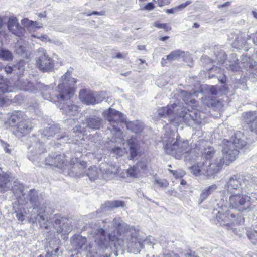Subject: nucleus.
Returning a JSON list of instances; mask_svg holds the SVG:
<instances>
[{
    "label": "nucleus",
    "instance_id": "1",
    "mask_svg": "<svg viewBox=\"0 0 257 257\" xmlns=\"http://www.w3.org/2000/svg\"><path fill=\"white\" fill-rule=\"evenodd\" d=\"M246 139L242 133H236L230 141H223L222 153L217 152L212 147L204 148L202 156L206 161L192 166L190 171L196 176H210L218 173L222 169L223 164L228 165L236 159L239 154L238 150L247 145Z\"/></svg>",
    "mask_w": 257,
    "mask_h": 257
},
{
    "label": "nucleus",
    "instance_id": "2",
    "mask_svg": "<svg viewBox=\"0 0 257 257\" xmlns=\"http://www.w3.org/2000/svg\"><path fill=\"white\" fill-rule=\"evenodd\" d=\"M103 223L106 232L100 228L95 232L94 235L99 250L112 244L116 247L128 248L134 253L140 252L143 243L137 237L138 229L134 226H128L120 218H115L112 222L106 219Z\"/></svg>",
    "mask_w": 257,
    "mask_h": 257
},
{
    "label": "nucleus",
    "instance_id": "3",
    "mask_svg": "<svg viewBox=\"0 0 257 257\" xmlns=\"http://www.w3.org/2000/svg\"><path fill=\"white\" fill-rule=\"evenodd\" d=\"M61 83L59 84V95L56 96L58 102L63 103L62 106H59L63 113L69 116H76L79 112V108L76 105H69L68 101L73 96L75 83L76 80L71 77V74L67 72L60 79Z\"/></svg>",
    "mask_w": 257,
    "mask_h": 257
},
{
    "label": "nucleus",
    "instance_id": "4",
    "mask_svg": "<svg viewBox=\"0 0 257 257\" xmlns=\"http://www.w3.org/2000/svg\"><path fill=\"white\" fill-rule=\"evenodd\" d=\"M157 113V119L169 116L170 122L178 126L182 121L189 124L192 120L197 121L200 118L199 113L196 110L187 109L175 103L159 108Z\"/></svg>",
    "mask_w": 257,
    "mask_h": 257
},
{
    "label": "nucleus",
    "instance_id": "5",
    "mask_svg": "<svg viewBox=\"0 0 257 257\" xmlns=\"http://www.w3.org/2000/svg\"><path fill=\"white\" fill-rule=\"evenodd\" d=\"M163 148L166 153L173 156L176 159H180L185 153L190 151L193 154L194 151L191 150L189 142L182 139L179 136L175 138L174 134H165L163 139Z\"/></svg>",
    "mask_w": 257,
    "mask_h": 257
},
{
    "label": "nucleus",
    "instance_id": "6",
    "mask_svg": "<svg viewBox=\"0 0 257 257\" xmlns=\"http://www.w3.org/2000/svg\"><path fill=\"white\" fill-rule=\"evenodd\" d=\"M250 199V197L245 194L230 193L228 199L227 197L221 198L218 200L217 205L220 208L228 206L240 211H243L252 209Z\"/></svg>",
    "mask_w": 257,
    "mask_h": 257
},
{
    "label": "nucleus",
    "instance_id": "7",
    "mask_svg": "<svg viewBox=\"0 0 257 257\" xmlns=\"http://www.w3.org/2000/svg\"><path fill=\"white\" fill-rule=\"evenodd\" d=\"M111 141L112 143H117L111 150V152L118 156H122L127 153L125 146H129L130 151V159H133L138 154L139 148V143L136 138L132 137L127 140V143L124 142L123 135L122 140L119 139V135H114Z\"/></svg>",
    "mask_w": 257,
    "mask_h": 257
},
{
    "label": "nucleus",
    "instance_id": "8",
    "mask_svg": "<svg viewBox=\"0 0 257 257\" xmlns=\"http://www.w3.org/2000/svg\"><path fill=\"white\" fill-rule=\"evenodd\" d=\"M29 196L30 200L33 205V209L37 212L36 216L31 215L30 219L32 223L37 221L40 224L42 228L48 229L50 226L51 222L49 220L50 217L46 214L44 207H40L41 202L39 200L37 196V192L35 189L29 191Z\"/></svg>",
    "mask_w": 257,
    "mask_h": 257
},
{
    "label": "nucleus",
    "instance_id": "9",
    "mask_svg": "<svg viewBox=\"0 0 257 257\" xmlns=\"http://www.w3.org/2000/svg\"><path fill=\"white\" fill-rule=\"evenodd\" d=\"M73 163L72 171L74 172L76 170V168L81 169L79 172L76 173L79 175H83V170L86 167V163L84 161H80L75 158L74 160L72 159L71 163L68 164L67 160L64 154H52L49 156L45 160L46 165L52 166L59 168H63L66 167L69 168V166H71Z\"/></svg>",
    "mask_w": 257,
    "mask_h": 257
},
{
    "label": "nucleus",
    "instance_id": "10",
    "mask_svg": "<svg viewBox=\"0 0 257 257\" xmlns=\"http://www.w3.org/2000/svg\"><path fill=\"white\" fill-rule=\"evenodd\" d=\"M102 115L109 122L112 126V128H109V130L113 135H119V139L122 140V133L120 131L119 126L125 123V116L119 111L111 108L104 111Z\"/></svg>",
    "mask_w": 257,
    "mask_h": 257
},
{
    "label": "nucleus",
    "instance_id": "11",
    "mask_svg": "<svg viewBox=\"0 0 257 257\" xmlns=\"http://www.w3.org/2000/svg\"><path fill=\"white\" fill-rule=\"evenodd\" d=\"M71 244L76 250L87 252V257H99L98 252L93 246L87 243L86 238L79 235H75L71 238Z\"/></svg>",
    "mask_w": 257,
    "mask_h": 257
},
{
    "label": "nucleus",
    "instance_id": "12",
    "mask_svg": "<svg viewBox=\"0 0 257 257\" xmlns=\"http://www.w3.org/2000/svg\"><path fill=\"white\" fill-rule=\"evenodd\" d=\"M36 66L42 72H48L54 67V61L48 55L46 50L40 48L37 51Z\"/></svg>",
    "mask_w": 257,
    "mask_h": 257
},
{
    "label": "nucleus",
    "instance_id": "13",
    "mask_svg": "<svg viewBox=\"0 0 257 257\" xmlns=\"http://www.w3.org/2000/svg\"><path fill=\"white\" fill-rule=\"evenodd\" d=\"M238 59H234L232 61H229L227 69L232 71H238L239 70L248 71L254 68L255 62L250 57L243 56L239 63H236Z\"/></svg>",
    "mask_w": 257,
    "mask_h": 257
},
{
    "label": "nucleus",
    "instance_id": "14",
    "mask_svg": "<svg viewBox=\"0 0 257 257\" xmlns=\"http://www.w3.org/2000/svg\"><path fill=\"white\" fill-rule=\"evenodd\" d=\"M1 172L0 169V192H5L12 189L15 195L18 192L22 193L23 185L18 182H14V186H12L8 176L3 173H1Z\"/></svg>",
    "mask_w": 257,
    "mask_h": 257
},
{
    "label": "nucleus",
    "instance_id": "15",
    "mask_svg": "<svg viewBox=\"0 0 257 257\" xmlns=\"http://www.w3.org/2000/svg\"><path fill=\"white\" fill-rule=\"evenodd\" d=\"M7 27L10 32L18 37H20L24 35L25 29L20 25L18 19L15 16L9 17Z\"/></svg>",
    "mask_w": 257,
    "mask_h": 257
},
{
    "label": "nucleus",
    "instance_id": "16",
    "mask_svg": "<svg viewBox=\"0 0 257 257\" xmlns=\"http://www.w3.org/2000/svg\"><path fill=\"white\" fill-rule=\"evenodd\" d=\"M146 169L147 164L145 162H138L127 169V176L133 178H138L145 173Z\"/></svg>",
    "mask_w": 257,
    "mask_h": 257
},
{
    "label": "nucleus",
    "instance_id": "17",
    "mask_svg": "<svg viewBox=\"0 0 257 257\" xmlns=\"http://www.w3.org/2000/svg\"><path fill=\"white\" fill-rule=\"evenodd\" d=\"M216 218L217 222L220 225H227L234 223L236 216L234 214L231 213L228 209H226L225 211H219Z\"/></svg>",
    "mask_w": 257,
    "mask_h": 257
},
{
    "label": "nucleus",
    "instance_id": "18",
    "mask_svg": "<svg viewBox=\"0 0 257 257\" xmlns=\"http://www.w3.org/2000/svg\"><path fill=\"white\" fill-rule=\"evenodd\" d=\"M42 96L44 99L48 100L50 101L54 102L55 103L58 102L57 105L62 106L63 104V103L58 102L56 100V96H58L60 97L59 95V85L58 86L57 90L56 91H53L50 86H43L41 89Z\"/></svg>",
    "mask_w": 257,
    "mask_h": 257
},
{
    "label": "nucleus",
    "instance_id": "19",
    "mask_svg": "<svg viewBox=\"0 0 257 257\" xmlns=\"http://www.w3.org/2000/svg\"><path fill=\"white\" fill-rule=\"evenodd\" d=\"M243 117L249 130L257 134V113L248 112L243 114Z\"/></svg>",
    "mask_w": 257,
    "mask_h": 257
},
{
    "label": "nucleus",
    "instance_id": "20",
    "mask_svg": "<svg viewBox=\"0 0 257 257\" xmlns=\"http://www.w3.org/2000/svg\"><path fill=\"white\" fill-rule=\"evenodd\" d=\"M79 98L83 103L89 105L101 102V99L95 98V93L87 91L85 90H81L79 93Z\"/></svg>",
    "mask_w": 257,
    "mask_h": 257
},
{
    "label": "nucleus",
    "instance_id": "21",
    "mask_svg": "<svg viewBox=\"0 0 257 257\" xmlns=\"http://www.w3.org/2000/svg\"><path fill=\"white\" fill-rule=\"evenodd\" d=\"M242 186V179L239 175H233L230 177L225 185V189L228 192L232 191L234 190H237L241 188Z\"/></svg>",
    "mask_w": 257,
    "mask_h": 257
},
{
    "label": "nucleus",
    "instance_id": "22",
    "mask_svg": "<svg viewBox=\"0 0 257 257\" xmlns=\"http://www.w3.org/2000/svg\"><path fill=\"white\" fill-rule=\"evenodd\" d=\"M198 93V90L194 91L192 92L182 90L180 92V96L186 104L194 105L196 103L195 98L197 96Z\"/></svg>",
    "mask_w": 257,
    "mask_h": 257
},
{
    "label": "nucleus",
    "instance_id": "23",
    "mask_svg": "<svg viewBox=\"0 0 257 257\" xmlns=\"http://www.w3.org/2000/svg\"><path fill=\"white\" fill-rule=\"evenodd\" d=\"M198 93V90L194 91L192 92L182 90L180 92V96L186 104L194 105L196 103L195 98L197 96Z\"/></svg>",
    "mask_w": 257,
    "mask_h": 257
},
{
    "label": "nucleus",
    "instance_id": "24",
    "mask_svg": "<svg viewBox=\"0 0 257 257\" xmlns=\"http://www.w3.org/2000/svg\"><path fill=\"white\" fill-rule=\"evenodd\" d=\"M185 56V52L180 50L172 51L169 55L166 56V58H163L161 60L162 66H165L167 63V60L172 62L183 58Z\"/></svg>",
    "mask_w": 257,
    "mask_h": 257
},
{
    "label": "nucleus",
    "instance_id": "25",
    "mask_svg": "<svg viewBox=\"0 0 257 257\" xmlns=\"http://www.w3.org/2000/svg\"><path fill=\"white\" fill-rule=\"evenodd\" d=\"M100 171L102 172L103 178L107 179L112 175H115L118 173L119 167L116 165L105 164L101 166Z\"/></svg>",
    "mask_w": 257,
    "mask_h": 257
},
{
    "label": "nucleus",
    "instance_id": "26",
    "mask_svg": "<svg viewBox=\"0 0 257 257\" xmlns=\"http://www.w3.org/2000/svg\"><path fill=\"white\" fill-rule=\"evenodd\" d=\"M21 24L23 26L27 29L30 32H34L37 29L42 28L43 25L42 23L37 21H34L29 20L27 18L23 19L21 21Z\"/></svg>",
    "mask_w": 257,
    "mask_h": 257
},
{
    "label": "nucleus",
    "instance_id": "27",
    "mask_svg": "<svg viewBox=\"0 0 257 257\" xmlns=\"http://www.w3.org/2000/svg\"><path fill=\"white\" fill-rule=\"evenodd\" d=\"M33 126L31 120L29 119L25 118L22 121H21L17 125V128L19 132L25 135L29 133Z\"/></svg>",
    "mask_w": 257,
    "mask_h": 257
},
{
    "label": "nucleus",
    "instance_id": "28",
    "mask_svg": "<svg viewBox=\"0 0 257 257\" xmlns=\"http://www.w3.org/2000/svg\"><path fill=\"white\" fill-rule=\"evenodd\" d=\"M102 120L101 118L92 116L86 119L87 127L91 129H99L102 124Z\"/></svg>",
    "mask_w": 257,
    "mask_h": 257
},
{
    "label": "nucleus",
    "instance_id": "29",
    "mask_svg": "<svg viewBox=\"0 0 257 257\" xmlns=\"http://www.w3.org/2000/svg\"><path fill=\"white\" fill-rule=\"evenodd\" d=\"M16 52L17 54L27 57L30 53L28 51L26 44L22 40H19L17 41L15 45Z\"/></svg>",
    "mask_w": 257,
    "mask_h": 257
},
{
    "label": "nucleus",
    "instance_id": "30",
    "mask_svg": "<svg viewBox=\"0 0 257 257\" xmlns=\"http://www.w3.org/2000/svg\"><path fill=\"white\" fill-rule=\"evenodd\" d=\"M25 117L21 111H15L13 112L9 118V123L11 125H14L16 124H19L21 121H22Z\"/></svg>",
    "mask_w": 257,
    "mask_h": 257
},
{
    "label": "nucleus",
    "instance_id": "31",
    "mask_svg": "<svg viewBox=\"0 0 257 257\" xmlns=\"http://www.w3.org/2000/svg\"><path fill=\"white\" fill-rule=\"evenodd\" d=\"M247 40L244 33L240 32L239 35L236 38H235L234 42L232 43L233 47L241 49L242 48L246 43Z\"/></svg>",
    "mask_w": 257,
    "mask_h": 257
},
{
    "label": "nucleus",
    "instance_id": "32",
    "mask_svg": "<svg viewBox=\"0 0 257 257\" xmlns=\"http://www.w3.org/2000/svg\"><path fill=\"white\" fill-rule=\"evenodd\" d=\"M127 129L136 134L140 133L143 130V125L141 122L138 121L127 122L125 121Z\"/></svg>",
    "mask_w": 257,
    "mask_h": 257
},
{
    "label": "nucleus",
    "instance_id": "33",
    "mask_svg": "<svg viewBox=\"0 0 257 257\" xmlns=\"http://www.w3.org/2000/svg\"><path fill=\"white\" fill-rule=\"evenodd\" d=\"M217 189V186L215 184L212 185L209 187H206L204 188L201 194H200V199L201 203L206 199L208 196L211 194L212 192H213Z\"/></svg>",
    "mask_w": 257,
    "mask_h": 257
},
{
    "label": "nucleus",
    "instance_id": "34",
    "mask_svg": "<svg viewBox=\"0 0 257 257\" xmlns=\"http://www.w3.org/2000/svg\"><path fill=\"white\" fill-rule=\"evenodd\" d=\"M15 212L16 213V216L20 221L24 220V209L22 206H20L17 202H15L13 206Z\"/></svg>",
    "mask_w": 257,
    "mask_h": 257
},
{
    "label": "nucleus",
    "instance_id": "35",
    "mask_svg": "<svg viewBox=\"0 0 257 257\" xmlns=\"http://www.w3.org/2000/svg\"><path fill=\"white\" fill-rule=\"evenodd\" d=\"M86 176H87L90 180H95L98 177V170L95 166H92L89 168L87 170Z\"/></svg>",
    "mask_w": 257,
    "mask_h": 257
},
{
    "label": "nucleus",
    "instance_id": "36",
    "mask_svg": "<svg viewBox=\"0 0 257 257\" xmlns=\"http://www.w3.org/2000/svg\"><path fill=\"white\" fill-rule=\"evenodd\" d=\"M0 58L5 61H9L12 59V54L8 50L0 49Z\"/></svg>",
    "mask_w": 257,
    "mask_h": 257
},
{
    "label": "nucleus",
    "instance_id": "37",
    "mask_svg": "<svg viewBox=\"0 0 257 257\" xmlns=\"http://www.w3.org/2000/svg\"><path fill=\"white\" fill-rule=\"evenodd\" d=\"M247 235L252 243H257V230L250 229L247 230Z\"/></svg>",
    "mask_w": 257,
    "mask_h": 257
},
{
    "label": "nucleus",
    "instance_id": "38",
    "mask_svg": "<svg viewBox=\"0 0 257 257\" xmlns=\"http://www.w3.org/2000/svg\"><path fill=\"white\" fill-rule=\"evenodd\" d=\"M124 202L121 201H107L105 203V208H115L124 206Z\"/></svg>",
    "mask_w": 257,
    "mask_h": 257
},
{
    "label": "nucleus",
    "instance_id": "39",
    "mask_svg": "<svg viewBox=\"0 0 257 257\" xmlns=\"http://www.w3.org/2000/svg\"><path fill=\"white\" fill-rule=\"evenodd\" d=\"M82 125L76 126L73 128V133H75L79 138H81L82 135H84L83 133L85 132L84 127L85 124L83 123Z\"/></svg>",
    "mask_w": 257,
    "mask_h": 257
},
{
    "label": "nucleus",
    "instance_id": "40",
    "mask_svg": "<svg viewBox=\"0 0 257 257\" xmlns=\"http://www.w3.org/2000/svg\"><path fill=\"white\" fill-rule=\"evenodd\" d=\"M155 184L158 185L160 187H167L169 185L168 182L165 179H161L157 177H155L154 180Z\"/></svg>",
    "mask_w": 257,
    "mask_h": 257
},
{
    "label": "nucleus",
    "instance_id": "41",
    "mask_svg": "<svg viewBox=\"0 0 257 257\" xmlns=\"http://www.w3.org/2000/svg\"><path fill=\"white\" fill-rule=\"evenodd\" d=\"M55 127L54 126H51L48 128H46L43 131L44 137H52L56 134L55 132Z\"/></svg>",
    "mask_w": 257,
    "mask_h": 257
},
{
    "label": "nucleus",
    "instance_id": "42",
    "mask_svg": "<svg viewBox=\"0 0 257 257\" xmlns=\"http://www.w3.org/2000/svg\"><path fill=\"white\" fill-rule=\"evenodd\" d=\"M239 31H231L228 33V40L231 41V44L232 45V43L235 40L236 37L238 36L239 33Z\"/></svg>",
    "mask_w": 257,
    "mask_h": 257
},
{
    "label": "nucleus",
    "instance_id": "43",
    "mask_svg": "<svg viewBox=\"0 0 257 257\" xmlns=\"http://www.w3.org/2000/svg\"><path fill=\"white\" fill-rule=\"evenodd\" d=\"M32 37H35L37 38L40 40H41L43 42H49V43H52V40L50 39L49 37L47 35H42L40 36H37L36 35H35L34 34H32L31 35Z\"/></svg>",
    "mask_w": 257,
    "mask_h": 257
},
{
    "label": "nucleus",
    "instance_id": "44",
    "mask_svg": "<svg viewBox=\"0 0 257 257\" xmlns=\"http://www.w3.org/2000/svg\"><path fill=\"white\" fill-rule=\"evenodd\" d=\"M32 83L26 81L24 82L23 84L20 87V89H22L24 91H32Z\"/></svg>",
    "mask_w": 257,
    "mask_h": 257
},
{
    "label": "nucleus",
    "instance_id": "45",
    "mask_svg": "<svg viewBox=\"0 0 257 257\" xmlns=\"http://www.w3.org/2000/svg\"><path fill=\"white\" fill-rule=\"evenodd\" d=\"M226 59V56L223 51L220 52L219 55L216 56V61L220 64H223Z\"/></svg>",
    "mask_w": 257,
    "mask_h": 257
},
{
    "label": "nucleus",
    "instance_id": "46",
    "mask_svg": "<svg viewBox=\"0 0 257 257\" xmlns=\"http://www.w3.org/2000/svg\"><path fill=\"white\" fill-rule=\"evenodd\" d=\"M107 96V93L106 92L101 91L100 92L97 93L95 92V98H99L101 99V102H102Z\"/></svg>",
    "mask_w": 257,
    "mask_h": 257
},
{
    "label": "nucleus",
    "instance_id": "47",
    "mask_svg": "<svg viewBox=\"0 0 257 257\" xmlns=\"http://www.w3.org/2000/svg\"><path fill=\"white\" fill-rule=\"evenodd\" d=\"M192 3V1L191 0H188L185 3H182L179 6L176 7L177 11H179L185 8H186L188 5H190Z\"/></svg>",
    "mask_w": 257,
    "mask_h": 257
},
{
    "label": "nucleus",
    "instance_id": "48",
    "mask_svg": "<svg viewBox=\"0 0 257 257\" xmlns=\"http://www.w3.org/2000/svg\"><path fill=\"white\" fill-rule=\"evenodd\" d=\"M58 250H59L58 247H57L54 250V254L47 253L45 256L40 255L38 256V257H56V253L58 252Z\"/></svg>",
    "mask_w": 257,
    "mask_h": 257
},
{
    "label": "nucleus",
    "instance_id": "49",
    "mask_svg": "<svg viewBox=\"0 0 257 257\" xmlns=\"http://www.w3.org/2000/svg\"><path fill=\"white\" fill-rule=\"evenodd\" d=\"M4 18L0 17V34H2L4 32L5 24L4 23Z\"/></svg>",
    "mask_w": 257,
    "mask_h": 257
},
{
    "label": "nucleus",
    "instance_id": "50",
    "mask_svg": "<svg viewBox=\"0 0 257 257\" xmlns=\"http://www.w3.org/2000/svg\"><path fill=\"white\" fill-rule=\"evenodd\" d=\"M154 6L153 3H148L144 8V10L151 11L154 9Z\"/></svg>",
    "mask_w": 257,
    "mask_h": 257
},
{
    "label": "nucleus",
    "instance_id": "51",
    "mask_svg": "<svg viewBox=\"0 0 257 257\" xmlns=\"http://www.w3.org/2000/svg\"><path fill=\"white\" fill-rule=\"evenodd\" d=\"M154 26L160 29H166V24H161L158 22H156L154 23Z\"/></svg>",
    "mask_w": 257,
    "mask_h": 257
},
{
    "label": "nucleus",
    "instance_id": "52",
    "mask_svg": "<svg viewBox=\"0 0 257 257\" xmlns=\"http://www.w3.org/2000/svg\"><path fill=\"white\" fill-rule=\"evenodd\" d=\"M152 239L150 238H146L143 241L144 244H147L149 245H153L155 243L152 241Z\"/></svg>",
    "mask_w": 257,
    "mask_h": 257
},
{
    "label": "nucleus",
    "instance_id": "53",
    "mask_svg": "<svg viewBox=\"0 0 257 257\" xmlns=\"http://www.w3.org/2000/svg\"><path fill=\"white\" fill-rule=\"evenodd\" d=\"M209 90L212 95H216L217 93V89L215 86H211Z\"/></svg>",
    "mask_w": 257,
    "mask_h": 257
},
{
    "label": "nucleus",
    "instance_id": "54",
    "mask_svg": "<svg viewBox=\"0 0 257 257\" xmlns=\"http://www.w3.org/2000/svg\"><path fill=\"white\" fill-rule=\"evenodd\" d=\"M163 257H179V256L173 252L164 254Z\"/></svg>",
    "mask_w": 257,
    "mask_h": 257
},
{
    "label": "nucleus",
    "instance_id": "55",
    "mask_svg": "<svg viewBox=\"0 0 257 257\" xmlns=\"http://www.w3.org/2000/svg\"><path fill=\"white\" fill-rule=\"evenodd\" d=\"M176 12H178V11L177 10L176 7L174 8H173L172 9H167L166 10V12L168 14H173Z\"/></svg>",
    "mask_w": 257,
    "mask_h": 257
},
{
    "label": "nucleus",
    "instance_id": "56",
    "mask_svg": "<svg viewBox=\"0 0 257 257\" xmlns=\"http://www.w3.org/2000/svg\"><path fill=\"white\" fill-rule=\"evenodd\" d=\"M4 69H5V72L7 74L11 73L13 71L12 68L10 66L5 67L4 68Z\"/></svg>",
    "mask_w": 257,
    "mask_h": 257
},
{
    "label": "nucleus",
    "instance_id": "57",
    "mask_svg": "<svg viewBox=\"0 0 257 257\" xmlns=\"http://www.w3.org/2000/svg\"><path fill=\"white\" fill-rule=\"evenodd\" d=\"M59 139L60 140H62V141H61V142H62V143L67 142L69 141L68 136H64L63 137H61Z\"/></svg>",
    "mask_w": 257,
    "mask_h": 257
},
{
    "label": "nucleus",
    "instance_id": "58",
    "mask_svg": "<svg viewBox=\"0 0 257 257\" xmlns=\"http://www.w3.org/2000/svg\"><path fill=\"white\" fill-rule=\"evenodd\" d=\"M52 43H53L57 46H60L62 44L61 42L58 40H52Z\"/></svg>",
    "mask_w": 257,
    "mask_h": 257
},
{
    "label": "nucleus",
    "instance_id": "59",
    "mask_svg": "<svg viewBox=\"0 0 257 257\" xmlns=\"http://www.w3.org/2000/svg\"><path fill=\"white\" fill-rule=\"evenodd\" d=\"M153 1L157 4L158 6L161 7L163 5L162 0H153Z\"/></svg>",
    "mask_w": 257,
    "mask_h": 257
},
{
    "label": "nucleus",
    "instance_id": "60",
    "mask_svg": "<svg viewBox=\"0 0 257 257\" xmlns=\"http://www.w3.org/2000/svg\"><path fill=\"white\" fill-rule=\"evenodd\" d=\"M229 5H230V2H227L224 3L222 5H219L218 7L219 8H223V7H224L228 6Z\"/></svg>",
    "mask_w": 257,
    "mask_h": 257
},
{
    "label": "nucleus",
    "instance_id": "61",
    "mask_svg": "<svg viewBox=\"0 0 257 257\" xmlns=\"http://www.w3.org/2000/svg\"><path fill=\"white\" fill-rule=\"evenodd\" d=\"M71 230V228L70 227H69L68 229H66L64 230V228H62V231H64V234L68 233L69 232H70Z\"/></svg>",
    "mask_w": 257,
    "mask_h": 257
},
{
    "label": "nucleus",
    "instance_id": "62",
    "mask_svg": "<svg viewBox=\"0 0 257 257\" xmlns=\"http://www.w3.org/2000/svg\"><path fill=\"white\" fill-rule=\"evenodd\" d=\"M46 15L45 12L40 13L38 14V17H40V18H45V17H46Z\"/></svg>",
    "mask_w": 257,
    "mask_h": 257
},
{
    "label": "nucleus",
    "instance_id": "63",
    "mask_svg": "<svg viewBox=\"0 0 257 257\" xmlns=\"http://www.w3.org/2000/svg\"><path fill=\"white\" fill-rule=\"evenodd\" d=\"M253 39L254 43L257 45V33L254 35Z\"/></svg>",
    "mask_w": 257,
    "mask_h": 257
},
{
    "label": "nucleus",
    "instance_id": "64",
    "mask_svg": "<svg viewBox=\"0 0 257 257\" xmlns=\"http://www.w3.org/2000/svg\"><path fill=\"white\" fill-rule=\"evenodd\" d=\"M251 197L257 200V192L252 193L251 194Z\"/></svg>",
    "mask_w": 257,
    "mask_h": 257
}]
</instances>
